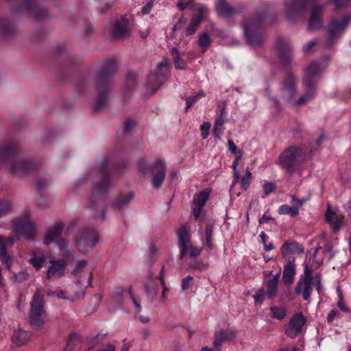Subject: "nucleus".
Returning <instances> with one entry per match:
<instances>
[{
	"label": "nucleus",
	"mask_w": 351,
	"mask_h": 351,
	"mask_svg": "<svg viewBox=\"0 0 351 351\" xmlns=\"http://www.w3.org/2000/svg\"><path fill=\"white\" fill-rule=\"evenodd\" d=\"M116 69V60L111 58L104 63L102 71L97 74L95 87L97 90V95L94 103V108L96 111L104 110L107 105L109 100L108 94L110 90L109 78Z\"/></svg>",
	"instance_id": "nucleus-1"
},
{
	"label": "nucleus",
	"mask_w": 351,
	"mask_h": 351,
	"mask_svg": "<svg viewBox=\"0 0 351 351\" xmlns=\"http://www.w3.org/2000/svg\"><path fill=\"white\" fill-rule=\"evenodd\" d=\"M110 164V159L106 156H101L97 159L96 167L93 172L98 176L99 180L95 183L93 188L90 203L95 204L98 199H105L112 187L107 167Z\"/></svg>",
	"instance_id": "nucleus-2"
},
{
	"label": "nucleus",
	"mask_w": 351,
	"mask_h": 351,
	"mask_svg": "<svg viewBox=\"0 0 351 351\" xmlns=\"http://www.w3.org/2000/svg\"><path fill=\"white\" fill-rule=\"evenodd\" d=\"M306 160V151L300 146H291L279 157L280 165L287 171L293 172Z\"/></svg>",
	"instance_id": "nucleus-3"
},
{
	"label": "nucleus",
	"mask_w": 351,
	"mask_h": 351,
	"mask_svg": "<svg viewBox=\"0 0 351 351\" xmlns=\"http://www.w3.org/2000/svg\"><path fill=\"white\" fill-rule=\"evenodd\" d=\"M264 16L263 14L258 15L256 19L249 20L243 25L246 41L252 48L261 47L264 42L262 31V21Z\"/></svg>",
	"instance_id": "nucleus-4"
},
{
	"label": "nucleus",
	"mask_w": 351,
	"mask_h": 351,
	"mask_svg": "<svg viewBox=\"0 0 351 351\" xmlns=\"http://www.w3.org/2000/svg\"><path fill=\"white\" fill-rule=\"evenodd\" d=\"M280 92L282 99L295 107H300L306 104L299 103L298 97V79L291 71H287L280 82Z\"/></svg>",
	"instance_id": "nucleus-5"
},
{
	"label": "nucleus",
	"mask_w": 351,
	"mask_h": 351,
	"mask_svg": "<svg viewBox=\"0 0 351 351\" xmlns=\"http://www.w3.org/2000/svg\"><path fill=\"white\" fill-rule=\"evenodd\" d=\"M177 235L180 259H183L186 256L195 259L202 252V247H195L191 244V234L186 224L181 226L177 231Z\"/></svg>",
	"instance_id": "nucleus-6"
},
{
	"label": "nucleus",
	"mask_w": 351,
	"mask_h": 351,
	"mask_svg": "<svg viewBox=\"0 0 351 351\" xmlns=\"http://www.w3.org/2000/svg\"><path fill=\"white\" fill-rule=\"evenodd\" d=\"M140 171L144 175L152 174V186L158 189L162 185L167 172L165 162L162 159H158L152 164L147 166L146 164H140Z\"/></svg>",
	"instance_id": "nucleus-7"
},
{
	"label": "nucleus",
	"mask_w": 351,
	"mask_h": 351,
	"mask_svg": "<svg viewBox=\"0 0 351 351\" xmlns=\"http://www.w3.org/2000/svg\"><path fill=\"white\" fill-rule=\"evenodd\" d=\"M16 14H25L36 21H43L51 16V13L40 8L35 0H21L17 8L14 9Z\"/></svg>",
	"instance_id": "nucleus-8"
},
{
	"label": "nucleus",
	"mask_w": 351,
	"mask_h": 351,
	"mask_svg": "<svg viewBox=\"0 0 351 351\" xmlns=\"http://www.w3.org/2000/svg\"><path fill=\"white\" fill-rule=\"evenodd\" d=\"M304 273L300 276L296 283L295 293L296 295H302L304 300L311 301V295L313 291V271L307 263H304Z\"/></svg>",
	"instance_id": "nucleus-9"
},
{
	"label": "nucleus",
	"mask_w": 351,
	"mask_h": 351,
	"mask_svg": "<svg viewBox=\"0 0 351 351\" xmlns=\"http://www.w3.org/2000/svg\"><path fill=\"white\" fill-rule=\"evenodd\" d=\"M43 304V295L38 291L36 292L31 304L29 313V323L34 329H40L44 324L45 313Z\"/></svg>",
	"instance_id": "nucleus-10"
},
{
	"label": "nucleus",
	"mask_w": 351,
	"mask_h": 351,
	"mask_svg": "<svg viewBox=\"0 0 351 351\" xmlns=\"http://www.w3.org/2000/svg\"><path fill=\"white\" fill-rule=\"evenodd\" d=\"M351 22V14L346 15L341 20H332L328 26V35L325 42V46L331 49L337 42V38L343 33Z\"/></svg>",
	"instance_id": "nucleus-11"
},
{
	"label": "nucleus",
	"mask_w": 351,
	"mask_h": 351,
	"mask_svg": "<svg viewBox=\"0 0 351 351\" xmlns=\"http://www.w3.org/2000/svg\"><path fill=\"white\" fill-rule=\"evenodd\" d=\"M320 77L311 75L310 73H304L302 78L304 91L300 95L299 103L308 104L314 99L317 92V83Z\"/></svg>",
	"instance_id": "nucleus-12"
},
{
	"label": "nucleus",
	"mask_w": 351,
	"mask_h": 351,
	"mask_svg": "<svg viewBox=\"0 0 351 351\" xmlns=\"http://www.w3.org/2000/svg\"><path fill=\"white\" fill-rule=\"evenodd\" d=\"M97 241V235L93 228L83 229L75 236V242L82 253L91 250Z\"/></svg>",
	"instance_id": "nucleus-13"
},
{
	"label": "nucleus",
	"mask_w": 351,
	"mask_h": 351,
	"mask_svg": "<svg viewBox=\"0 0 351 351\" xmlns=\"http://www.w3.org/2000/svg\"><path fill=\"white\" fill-rule=\"evenodd\" d=\"M276 49L285 68L289 69L295 64L292 57L293 47L289 40L278 36L276 41Z\"/></svg>",
	"instance_id": "nucleus-14"
},
{
	"label": "nucleus",
	"mask_w": 351,
	"mask_h": 351,
	"mask_svg": "<svg viewBox=\"0 0 351 351\" xmlns=\"http://www.w3.org/2000/svg\"><path fill=\"white\" fill-rule=\"evenodd\" d=\"M306 322V318L302 313H295L285 326L286 335L291 339L295 338L302 332Z\"/></svg>",
	"instance_id": "nucleus-15"
},
{
	"label": "nucleus",
	"mask_w": 351,
	"mask_h": 351,
	"mask_svg": "<svg viewBox=\"0 0 351 351\" xmlns=\"http://www.w3.org/2000/svg\"><path fill=\"white\" fill-rule=\"evenodd\" d=\"M19 240V237L16 234H13L8 238L0 237V260L8 270L11 269L13 259L7 253L6 248Z\"/></svg>",
	"instance_id": "nucleus-16"
},
{
	"label": "nucleus",
	"mask_w": 351,
	"mask_h": 351,
	"mask_svg": "<svg viewBox=\"0 0 351 351\" xmlns=\"http://www.w3.org/2000/svg\"><path fill=\"white\" fill-rule=\"evenodd\" d=\"M18 153V145L15 140H9L0 145V168Z\"/></svg>",
	"instance_id": "nucleus-17"
},
{
	"label": "nucleus",
	"mask_w": 351,
	"mask_h": 351,
	"mask_svg": "<svg viewBox=\"0 0 351 351\" xmlns=\"http://www.w3.org/2000/svg\"><path fill=\"white\" fill-rule=\"evenodd\" d=\"M14 230L18 237V234H21L26 239L33 241L35 237L36 228L34 225L27 219H19L14 223Z\"/></svg>",
	"instance_id": "nucleus-18"
},
{
	"label": "nucleus",
	"mask_w": 351,
	"mask_h": 351,
	"mask_svg": "<svg viewBox=\"0 0 351 351\" xmlns=\"http://www.w3.org/2000/svg\"><path fill=\"white\" fill-rule=\"evenodd\" d=\"M215 10L219 16L222 18H229L234 14L240 12L242 7L238 5L234 8L231 4L226 0H217L215 3Z\"/></svg>",
	"instance_id": "nucleus-19"
},
{
	"label": "nucleus",
	"mask_w": 351,
	"mask_h": 351,
	"mask_svg": "<svg viewBox=\"0 0 351 351\" xmlns=\"http://www.w3.org/2000/svg\"><path fill=\"white\" fill-rule=\"evenodd\" d=\"M16 31L14 23L5 15H0V39L12 37Z\"/></svg>",
	"instance_id": "nucleus-20"
},
{
	"label": "nucleus",
	"mask_w": 351,
	"mask_h": 351,
	"mask_svg": "<svg viewBox=\"0 0 351 351\" xmlns=\"http://www.w3.org/2000/svg\"><path fill=\"white\" fill-rule=\"evenodd\" d=\"M66 269V262L62 259L51 261L48 267L46 277L48 280L53 278H61L64 276Z\"/></svg>",
	"instance_id": "nucleus-21"
},
{
	"label": "nucleus",
	"mask_w": 351,
	"mask_h": 351,
	"mask_svg": "<svg viewBox=\"0 0 351 351\" xmlns=\"http://www.w3.org/2000/svg\"><path fill=\"white\" fill-rule=\"evenodd\" d=\"M217 113L219 114V116L215 122L213 134L215 138H220L224 130L223 125L226 122L227 116L225 106H219L217 110Z\"/></svg>",
	"instance_id": "nucleus-22"
},
{
	"label": "nucleus",
	"mask_w": 351,
	"mask_h": 351,
	"mask_svg": "<svg viewBox=\"0 0 351 351\" xmlns=\"http://www.w3.org/2000/svg\"><path fill=\"white\" fill-rule=\"evenodd\" d=\"M325 216L326 221L330 225L332 230L334 231H338L343 223V216L337 215L332 210L331 206L329 204L327 206Z\"/></svg>",
	"instance_id": "nucleus-23"
},
{
	"label": "nucleus",
	"mask_w": 351,
	"mask_h": 351,
	"mask_svg": "<svg viewBox=\"0 0 351 351\" xmlns=\"http://www.w3.org/2000/svg\"><path fill=\"white\" fill-rule=\"evenodd\" d=\"M129 21L121 17L113 25L112 30V36L116 38H120L126 36L128 33Z\"/></svg>",
	"instance_id": "nucleus-24"
},
{
	"label": "nucleus",
	"mask_w": 351,
	"mask_h": 351,
	"mask_svg": "<svg viewBox=\"0 0 351 351\" xmlns=\"http://www.w3.org/2000/svg\"><path fill=\"white\" fill-rule=\"evenodd\" d=\"M64 224L62 222H56L51 228L49 229L46 233L43 243L49 245L52 243L57 238H58L63 230Z\"/></svg>",
	"instance_id": "nucleus-25"
},
{
	"label": "nucleus",
	"mask_w": 351,
	"mask_h": 351,
	"mask_svg": "<svg viewBox=\"0 0 351 351\" xmlns=\"http://www.w3.org/2000/svg\"><path fill=\"white\" fill-rule=\"evenodd\" d=\"M33 164L29 160H16L11 163L10 170L15 175L22 176L27 173L32 168Z\"/></svg>",
	"instance_id": "nucleus-26"
},
{
	"label": "nucleus",
	"mask_w": 351,
	"mask_h": 351,
	"mask_svg": "<svg viewBox=\"0 0 351 351\" xmlns=\"http://www.w3.org/2000/svg\"><path fill=\"white\" fill-rule=\"evenodd\" d=\"M322 7L320 5H313L311 9V18L308 24V30H316L322 27V22L319 19Z\"/></svg>",
	"instance_id": "nucleus-27"
},
{
	"label": "nucleus",
	"mask_w": 351,
	"mask_h": 351,
	"mask_svg": "<svg viewBox=\"0 0 351 351\" xmlns=\"http://www.w3.org/2000/svg\"><path fill=\"white\" fill-rule=\"evenodd\" d=\"M280 276V273H278L266 282L267 290L265 293L269 299L274 298L278 293Z\"/></svg>",
	"instance_id": "nucleus-28"
},
{
	"label": "nucleus",
	"mask_w": 351,
	"mask_h": 351,
	"mask_svg": "<svg viewBox=\"0 0 351 351\" xmlns=\"http://www.w3.org/2000/svg\"><path fill=\"white\" fill-rule=\"evenodd\" d=\"M133 198L134 194L132 193L120 194L112 202V207L117 210H121L127 207Z\"/></svg>",
	"instance_id": "nucleus-29"
},
{
	"label": "nucleus",
	"mask_w": 351,
	"mask_h": 351,
	"mask_svg": "<svg viewBox=\"0 0 351 351\" xmlns=\"http://www.w3.org/2000/svg\"><path fill=\"white\" fill-rule=\"evenodd\" d=\"M280 250L283 257H285L290 254H300L304 253V247H300L295 241L285 242L282 245Z\"/></svg>",
	"instance_id": "nucleus-30"
},
{
	"label": "nucleus",
	"mask_w": 351,
	"mask_h": 351,
	"mask_svg": "<svg viewBox=\"0 0 351 351\" xmlns=\"http://www.w3.org/2000/svg\"><path fill=\"white\" fill-rule=\"evenodd\" d=\"M29 263L34 269L38 270L47 265V256L45 253L34 252L33 257L29 260Z\"/></svg>",
	"instance_id": "nucleus-31"
},
{
	"label": "nucleus",
	"mask_w": 351,
	"mask_h": 351,
	"mask_svg": "<svg viewBox=\"0 0 351 351\" xmlns=\"http://www.w3.org/2000/svg\"><path fill=\"white\" fill-rule=\"evenodd\" d=\"M30 335L25 330L19 329L15 330L12 336V342L16 346L25 345L29 339Z\"/></svg>",
	"instance_id": "nucleus-32"
},
{
	"label": "nucleus",
	"mask_w": 351,
	"mask_h": 351,
	"mask_svg": "<svg viewBox=\"0 0 351 351\" xmlns=\"http://www.w3.org/2000/svg\"><path fill=\"white\" fill-rule=\"evenodd\" d=\"M203 13L204 9L200 8L198 14L192 18L191 21L186 30V34L187 36H191L195 34L202 21Z\"/></svg>",
	"instance_id": "nucleus-33"
},
{
	"label": "nucleus",
	"mask_w": 351,
	"mask_h": 351,
	"mask_svg": "<svg viewBox=\"0 0 351 351\" xmlns=\"http://www.w3.org/2000/svg\"><path fill=\"white\" fill-rule=\"evenodd\" d=\"M213 234V224L211 222H207L205 227V241L208 251H212L215 247L212 242Z\"/></svg>",
	"instance_id": "nucleus-34"
},
{
	"label": "nucleus",
	"mask_w": 351,
	"mask_h": 351,
	"mask_svg": "<svg viewBox=\"0 0 351 351\" xmlns=\"http://www.w3.org/2000/svg\"><path fill=\"white\" fill-rule=\"evenodd\" d=\"M295 271L294 267L291 264L285 266L283 270V280L285 284L290 285L293 282Z\"/></svg>",
	"instance_id": "nucleus-35"
},
{
	"label": "nucleus",
	"mask_w": 351,
	"mask_h": 351,
	"mask_svg": "<svg viewBox=\"0 0 351 351\" xmlns=\"http://www.w3.org/2000/svg\"><path fill=\"white\" fill-rule=\"evenodd\" d=\"M210 193V189L208 188L204 189L199 194H197L194 199V204L204 207Z\"/></svg>",
	"instance_id": "nucleus-36"
},
{
	"label": "nucleus",
	"mask_w": 351,
	"mask_h": 351,
	"mask_svg": "<svg viewBox=\"0 0 351 351\" xmlns=\"http://www.w3.org/2000/svg\"><path fill=\"white\" fill-rule=\"evenodd\" d=\"M172 59L176 69L179 70H184L185 69V62L180 56L178 50L173 47L171 49Z\"/></svg>",
	"instance_id": "nucleus-37"
},
{
	"label": "nucleus",
	"mask_w": 351,
	"mask_h": 351,
	"mask_svg": "<svg viewBox=\"0 0 351 351\" xmlns=\"http://www.w3.org/2000/svg\"><path fill=\"white\" fill-rule=\"evenodd\" d=\"M129 294L130 295L132 303L135 307V317L136 318H138L143 323L148 322L149 320L148 317L142 316V315H138L141 312L142 308H141L140 303L132 295L131 290L129 291Z\"/></svg>",
	"instance_id": "nucleus-38"
},
{
	"label": "nucleus",
	"mask_w": 351,
	"mask_h": 351,
	"mask_svg": "<svg viewBox=\"0 0 351 351\" xmlns=\"http://www.w3.org/2000/svg\"><path fill=\"white\" fill-rule=\"evenodd\" d=\"M304 73H310L311 75L320 77L322 69L319 62H313L306 67Z\"/></svg>",
	"instance_id": "nucleus-39"
},
{
	"label": "nucleus",
	"mask_w": 351,
	"mask_h": 351,
	"mask_svg": "<svg viewBox=\"0 0 351 351\" xmlns=\"http://www.w3.org/2000/svg\"><path fill=\"white\" fill-rule=\"evenodd\" d=\"M298 206L295 204H293L291 206L284 204L279 207L278 213L280 215L289 214L291 216L295 217L298 214Z\"/></svg>",
	"instance_id": "nucleus-40"
},
{
	"label": "nucleus",
	"mask_w": 351,
	"mask_h": 351,
	"mask_svg": "<svg viewBox=\"0 0 351 351\" xmlns=\"http://www.w3.org/2000/svg\"><path fill=\"white\" fill-rule=\"evenodd\" d=\"M271 316L273 318L282 320L286 316V308L284 307L273 306L270 308Z\"/></svg>",
	"instance_id": "nucleus-41"
},
{
	"label": "nucleus",
	"mask_w": 351,
	"mask_h": 351,
	"mask_svg": "<svg viewBox=\"0 0 351 351\" xmlns=\"http://www.w3.org/2000/svg\"><path fill=\"white\" fill-rule=\"evenodd\" d=\"M224 335H226V333H224L223 330H220L215 333L213 342V348L215 350H220L219 348L221 343L227 341Z\"/></svg>",
	"instance_id": "nucleus-42"
},
{
	"label": "nucleus",
	"mask_w": 351,
	"mask_h": 351,
	"mask_svg": "<svg viewBox=\"0 0 351 351\" xmlns=\"http://www.w3.org/2000/svg\"><path fill=\"white\" fill-rule=\"evenodd\" d=\"M204 94L202 91L197 93H194L192 95L186 98V105L185 110H188L199 99L204 97Z\"/></svg>",
	"instance_id": "nucleus-43"
},
{
	"label": "nucleus",
	"mask_w": 351,
	"mask_h": 351,
	"mask_svg": "<svg viewBox=\"0 0 351 351\" xmlns=\"http://www.w3.org/2000/svg\"><path fill=\"white\" fill-rule=\"evenodd\" d=\"M210 38L208 33L201 34L198 39V45L202 48L204 51L210 44Z\"/></svg>",
	"instance_id": "nucleus-44"
},
{
	"label": "nucleus",
	"mask_w": 351,
	"mask_h": 351,
	"mask_svg": "<svg viewBox=\"0 0 351 351\" xmlns=\"http://www.w3.org/2000/svg\"><path fill=\"white\" fill-rule=\"evenodd\" d=\"M251 178L252 173L249 168H246L245 175L241 180V186L243 189L246 190L248 188Z\"/></svg>",
	"instance_id": "nucleus-45"
},
{
	"label": "nucleus",
	"mask_w": 351,
	"mask_h": 351,
	"mask_svg": "<svg viewBox=\"0 0 351 351\" xmlns=\"http://www.w3.org/2000/svg\"><path fill=\"white\" fill-rule=\"evenodd\" d=\"M193 277L191 276H187L182 281V291H186L193 287Z\"/></svg>",
	"instance_id": "nucleus-46"
},
{
	"label": "nucleus",
	"mask_w": 351,
	"mask_h": 351,
	"mask_svg": "<svg viewBox=\"0 0 351 351\" xmlns=\"http://www.w3.org/2000/svg\"><path fill=\"white\" fill-rule=\"evenodd\" d=\"M315 281V287L317 293L319 295L321 294L322 289V276L319 273L316 274L314 276H313V280Z\"/></svg>",
	"instance_id": "nucleus-47"
},
{
	"label": "nucleus",
	"mask_w": 351,
	"mask_h": 351,
	"mask_svg": "<svg viewBox=\"0 0 351 351\" xmlns=\"http://www.w3.org/2000/svg\"><path fill=\"white\" fill-rule=\"evenodd\" d=\"M11 208L10 203L7 200H0V217L5 215Z\"/></svg>",
	"instance_id": "nucleus-48"
},
{
	"label": "nucleus",
	"mask_w": 351,
	"mask_h": 351,
	"mask_svg": "<svg viewBox=\"0 0 351 351\" xmlns=\"http://www.w3.org/2000/svg\"><path fill=\"white\" fill-rule=\"evenodd\" d=\"M265 295L266 293L263 288L258 289L256 293L253 295L255 303L262 304Z\"/></svg>",
	"instance_id": "nucleus-49"
},
{
	"label": "nucleus",
	"mask_w": 351,
	"mask_h": 351,
	"mask_svg": "<svg viewBox=\"0 0 351 351\" xmlns=\"http://www.w3.org/2000/svg\"><path fill=\"white\" fill-rule=\"evenodd\" d=\"M276 189V185L273 182H267L263 185V192L265 196H268L273 191H274Z\"/></svg>",
	"instance_id": "nucleus-50"
},
{
	"label": "nucleus",
	"mask_w": 351,
	"mask_h": 351,
	"mask_svg": "<svg viewBox=\"0 0 351 351\" xmlns=\"http://www.w3.org/2000/svg\"><path fill=\"white\" fill-rule=\"evenodd\" d=\"M28 276L29 274L27 272L22 271L19 273L14 274V280L18 282H22L27 279Z\"/></svg>",
	"instance_id": "nucleus-51"
},
{
	"label": "nucleus",
	"mask_w": 351,
	"mask_h": 351,
	"mask_svg": "<svg viewBox=\"0 0 351 351\" xmlns=\"http://www.w3.org/2000/svg\"><path fill=\"white\" fill-rule=\"evenodd\" d=\"M210 128V124L208 122H204L201 126V132L203 139L207 138L209 134V130Z\"/></svg>",
	"instance_id": "nucleus-52"
},
{
	"label": "nucleus",
	"mask_w": 351,
	"mask_h": 351,
	"mask_svg": "<svg viewBox=\"0 0 351 351\" xmlns=\"http://www.w3.org/2000/svg\"><path fill=\"white\" fill-rule=\"evenodd\" d=\"M57 245L58 250L63 252L64 255H67L69 249H68V242L64 240H60L57 242Z\"/></svg>",
	"instance_id": "nucleus-53"
},
{
	"label": "nucleus",
	"mask_w": 351,
	"mask_h": 351,
	"mask_svg": "<svg viewBox=\"0 0 351 351\" xmlns=\"http://www.w3.org/2000/svg\"><path fill=\"white\" fill-rule=\"evenodd\" d=\"M134 127V121L130 119H127L124 123V130L125 133H129Z\"/></svg>",
	"instance_id": "nucleus-54"
},
{
	"label": "nucleus",
	"mask_w": 351,
	"mask_h": 351,
	"mask_svg": "<svg viewBox=\"0 0 351 351\" xmlns=\"http://www.w3.org/2000/svg\"><path fill=\"white\" fill-rule=\"evenodd\" d=\"M36 202L40 207L45 208L48 205V199L45 196L40 195L37 197Z\"/></svg>",
	"instance_id": "nucleus-55"
},
{
	"label": "nucleus",
	"mask_w": 351,
	"mask_h": 351,
	"mask_svg": "<svg viewBox=\"0 0 351 351\" xmlns=\"http://www.w3.org/2000/svg\"><path fill=\"white\" fill-rule=\"evenodd\" d=\"M224 333H226V339L227 341H233L236 337V332L233 330L227 329L224 330Z\"/></svg>",
	"instance_id": "nucleus-56"
},
{
	"label": "nucleus",
	"mask_w": 351,
	"mask_h": 351,
	"mask_svg": "<svg viewBox=\"0 0 351 351\" xmlns=\"http://www.w3.org/2000/svg\"><path fill=\"white\" fill-rule=\"evenodd\" d=\"M317 45L315 40H311L308 42L303 47V50L305 53H310L312 49Z\"/></svg>",
	"instance_id": "nucleus-57"
},
{
	"label": "nucleus",
	"mask_w": 351,
	"mask_h": 351,
	"mask_svg": "<svg viewBox=\"0 0 351 351\" xmlns=\"http://www.w3.org/2000/svg\"><path fill=\"white\" fill-rule=\"evenodd\" d=\"M168 62H169V60H168V59L166 58V59H163L158 64L157 69H158V75L162 74V69H165L167 66Z\"/></svg>",
	"instance_id": "nucleus-58"
},
{
	"label": "nucleus",
	"mask_w": 351,
	"mask_h": 351,
	"mask_svg": "<svg viewBox=\"0 0 351 351\" xmlns=\"http://www.w3.org/2000/svg\"><path fill=\"white\" fill-rule=\"evenodd\" d=\"M153 7V1H148L143 8L141 10V12L143 14H147L151 12V10Z\"/></svg>",
	"instance_id": "nucleus-59"
},
{
	"label": "nucleus",
	"mask_w": 351,
	"mask_h": 351,
	"mask_svg": "<svg viewBox=\"0 0 351 351\" xmlns=\"http://www.w3.org/2000/svg\"><path fill=\"white\" fill-rule=\"evenodd\" d=\"M203 207H200V206H196L194 204L193 208V215L195 220H197L202 213Z\"/></svg>",
	"instance_id": "nucleus-60"
},
{
	"label": "nucleus",
	"mask_w": 351,
	"mask_h": 351,
	"mask_svg": "<svg viewBox=\"0 0 351 351\" xmlns=\"http://www.w3.org/2000/svg\"><path fill=\"white\" fill-rule=\"evenodd\" d=\"M145 287H146L147 292L149 295H152L154 297L156 295L157 291L156 290L154 285L149 284V285H147Z\"/></svg>",
	"instance_id": "nucleus-61"
},
{
	"label": "nucleus",
	"mask_w": 351,
	"mask_h": 351,
	"mask_svg": "<svg viewBox=\"0 0 351 351\" xmlns=\"http://www.w3.org/2000/svg\"><path fill=\"white\" fill-rule=\"evenodd\" d=\"M47 184V182L44 178H38L36 181V188L38 190L43 189Z\"/></svg>",
	"instance_id": "nucleus-62"
},
{
	"label": "nucleus",
	"mask_w": 351,
	"mask_h": 351,
	"mask_svg": "<svg viewBox=\"0 0 351 351\" xmlns=\"http://www.w3.org/2000/svg\"><path fill=\"white\" fill-rule=\"evenodd\" d=\"M87 182V179L85 177H82L79 178L75 183V188L77 190L82 185L86 184Z\"/></svg>",
	"instance_id": "nucleus-63"
},
{
	"label": "nucleus",
	"mask_w": 351,
	"mask_h": 351,
	"mask_svg": "<svg viewBox=\"0 0 351 351\" xmlns=\"http://www.w3.org/2000/svg\"><path fill=\"white\" fill-rule=\"evenodd\" d=\"M87 264V262L86 261H84V260H82L80 261L78 264H77V266L76 267V268L74 270V273L77 275L79 273H80V269L84 267H85Z\"/></svg>",
	"instance_id": "nucleus-64"
}]
</instances>
